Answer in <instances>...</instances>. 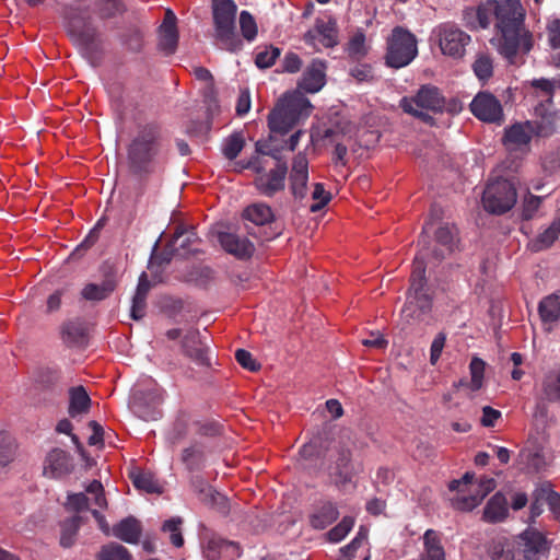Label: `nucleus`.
I'll use <instances>...</instances> for the list:
<instances>
[{
  "instance_id": "a19ab883",
  "label": "nucleus",
  "mask_w": 560,
  "mask_h": 560,
  "mask_svg": "<svg viewBox=\"0 0 560 560\" xmlns=\"http://www.w3.org/2000/svg\"><path fill=\"white\" fill-rule=\"evenodd\" d=\"M126 7L121 0H96L95 12L102 20L113 19L121 15Z\"/></svg>"
},
{
  "instance_id": "dca6fc26",
  "label": "nucleus",
  "mask_w": 560,
  "mask_h": 560,
  "mask_svg": "<svg viewBox=\"0 0 560 560\" xmlns=\"http://www.w3.org/2000/svg\"><path fill=\"white\" fill-rule=\"evenodd\" d=\"M199 237L194 229L178 228L166 247L164 262H168L173 255L186 257L190 254L198 253L197 245Z\"/></svg>"
},
{
  "instance_id": "f8f14e48",
  "label": "nucleus",
  "mask_w": 560,
  "mask_h": 560,
  "mask_svg": "<svg viewBox=\"0 0 560 560\" xmlns=\"http://www.w3.org/2000/svg\"><path fill=\"white\" fill-rule=\"evenodd\" d=\"M351 122L343 116L335 113L318 119L310 131V140H326L349 136Z\"/></svg>"
},
{
  "instance_id": "e2e57ef3",
  "label": "nucleus",
  "mask_w": 560,
  "mask_h": 560,
  "mask_svg": "<svg viewBox=\"0 0 560 560\" xmlns=\"http://www.w3.org/2000/svg\"><path fill=\"white\" fill-rule=\"evenodd\" d=\"M542 201L541 197L529 195L524 199L522 218L525 220H530Z\"/></svg>"
},
{
  "instance_id": "aec40b11",
  "label": "nucleus",
  "mask_w": 560,
  "mask_h": 560,
  "mask_svg": "<svg viewBox=\"0 0 560 560\" xmlns=\"http://www.w3.org/2000/svg\"><path fill=\"white\" fill-rule=\"evenodd\" d=\"M73 469L71 456L60 448L50 451L44 462L43 474L48 478H61Z\"/></svg>"
},
{
  "instance_id": "f3484780",
  "label": "nucleus",
  "mask_w": 560,
  "mask_h": 560,
  "mask_svg": "<svg viewBox=\"0 0 560 560\" xmlns=\"http://www.w3.org/2000/svg\"><path fill=\"white\" fill-rule=\"evenodd\" d=\"M307 183L308 161L304 154L299 153L289 173V188L295 200L303 201L307 197Z\"/></svg>"
},
{
  "instance_id": "6e6552de",
  "label": "nucleus",
  "mask_w": 560,
  "mask_h": 560,
  "mask_svg": "<svg viewBox=\"0 0 560 560\" xmlns=\"http://www.w3.org/2000/svg\"><path fill=\"white\" fill-rule=\"evenodd\" d=\"M112 109L115 114L117 125L121 129L131 130L132 126L138 129L139 138L136 140H156L161 136V128L155 121L142 124L140 112L136 109L131 101L124 94L112 97Z\"/></svg>"
},
{
  "instance_id": "412c9836",
  "label": "nucleus",
  "mask_w": 560,
  "mask_h": 560,
  "mask_svg": "<svg viewBox=\"0 0 560 560\" xmlns=\"http://www.w3.org/2000/svg\"><path fill=\"white\" fill-rule=\"evenodd\" d=\"M497 482L493 478L483 477L479 480L475 493L470 495L457 494L452 504L455 509L460 511H471L478 506L487 494L495 489Z\"/></svg>"
},
{
  "instance_id": "c9c22d12",
  "label": "nucleus",
  "mask_w": 560,
  "mask_h": 560,
  "mask_svg": "<svg viewBox=\"0 0 560 560\" xmlns=\"http://www.w3.org/2000/svg\"><path fill=\"white\" fill-rule=\"evenodd\" d=\"M116 288L113 278H106L102 283H88L81 291L83 299L88 301H102L106 299Z\"/></svg>"
},
{
  "instance_id": "052dcab7",
  "label": "nucleus",
  "mask_w": 560,
  "mask_h": 560,
  "mask_svg": "<svg viewBox=\"0 0 560 560\" xmlns=\"http://www.w3.org/2000/svg\"><path fill=\"white\" fill-rule=\"evenodd\" d=\"M91 498H89L85 493H72L67 498L66 506L70 511L81 512L89 509Z\"/></svg>"
},
{
  "instance_id": "c03bdc74",
  "label": "nucleus",
  "mask_w": 560,
  "mask_h": 560,
  "mask_svg": "<svg viewBox=\"0 0 560 560\" xmlns=\"http://www.w3.org/2000/svg\"><path fill=\"white\" fill-rule=\"evenodd\" d=\"M209 548L215 550L219 557L226 560H235L241 555L237 544L224 539H212L209 542Z\"/></svg>"
},
{
  "instance_id": "a878e982",
  "label": "nucleus",
  "mask_w": 560,
  "mask_h": 560,
  "mask_svg": "<svg viewBox=\"0 0 560 560\" xmlns=\"http://www.w3.org/2000/svg\"><path fill=\"white\" fill-rule=\"evenodd\" d=\"M219 242L224 250L237 258H248L255 250L254 245L247 238L234 233H220Z\"/></svg>"
},
{
  "instance_id": "39448f33",
  "label": "nucleus",
  "mask_w": 560,
  "mask_h": 560,
  "mask_svg": "<svg viewBox=\"0 0 560 560\" xmlns=\"http://www.w3.org/2000/svg\"><path fill=\"white\" fill-rule=\"evenodd\" d=\"M68 33L81 54L93 65H97L104 54V39L90 16L81 11H72L68 16Z\"/></svg>"
},
{
  "instance_id": "5701e85b",
  "label": "nucleus",
  "mask_w": 560,
  "mask_h": 560,
  "mask_svg": "<svg viewBox=\"0 0 560 560\" xmlns=\"http://www.w3.org/2000/svg\"><path fill=\"white\" fill-rule=\"evenodd\" d=\"M537 118L529 120L532 136L537 138H549L557 130V114L548 110L545 104H540L535 108Z\"/></svg>"
},
{
  "instance_id": "4d7b16f0",
  "label": "nucleus",
  "mask_w": 560,
  "mask_h": 560,
  "mask_svg": "<svg viewBox=\"0 0 560 560\" xmlns=\"http://www.w3.org/2000/svg\"><path fill=\"white\" fill-rule=\"evenodd\" d=\"M530 86L535 89L536 91H539L541 96H546V102L551 105L552 98L556 92L555 89V82L553 79H546V78H539V79H533L530 81Z\"/></svg>"
},
{
  "instance_id": "b1692460",
  "label": "nucleus",
  "mask_w": 560,
  "mask_h": 560,
  "mask_svg": "<svg viewBox=\"0 0 560 560\" xmlns=\"http://www.w3.org/2000/svg\"><path fill=\"white\" fill-rule=\"evenodd\" d=\"M183 353L197 364L208 363L207 347L201 340L199 330L189 329L182 340Z\"/></svg>"
},
{
  "instance_id": "603ef678",
  "label": "nucleus",
  "mask_w": 560,
  "mask_h": 560,
  "mask_svg": "<svg viewBox=\"0 0 560 560\" xmlns=\"http://www.w3.org/2000/svg\"><path fill=\"white\" fill-rule=\"evenodd\" d=\"M357 143L353 142L351 150L343 142H336L332 151V162L336 166H346L349 158L357 153Z\"/></svg>"
},
{
  "instance_id": "6e6d98bb",
  "label": "nucleus",
  "mask_w": 560,
  "mask_h": 560,
  "mask_svg": "<svg viewBox=\"0 0 560 560\" xmlns=\"http://www.w3.org/2000/svg\"><path fill=\"white\" fill-rule=\"evenodd\" d=\"M354 520L351 516H345L341 522L328 532V539L331 542L341 541L352 529Z\"/></svg>"
},
{
  "instance_id": "e433bc0d",
  "label": "nucleus",
  "mask_w": 560,
  "mask_h": 560,
  "mask_svg": "<svg viewBox=\"0 0 560 560\" xmlns=\"http://www.w3.org/2000/svg\"><path fill=\"white\" fill-rule=\"evenodd\" d=\"M339 516L337 506L331 502L320 505L311 516V525L316 529H324Z\"/></svg>"
},
{
  "instance_id": "338daca9",
  "label": "nucleus",
  "mask_w": 560,
  "mask_h": 560,
  "mask_svg": "<svg viewBox=\"0 0 560 560\" xmlns=\"http://www.w3.org/2000/svg\"><path fill=\"white\" fill-rule=\"evenodd\" d=\"M489 556L492 560H513L512 551L501 542H493L489 549Z\"/></svg>"
},
{
  "instance_id": "680f3d73",
  "label": "nucleus",
  "mask_w": 560,
  "mask_h": 560,
  "mask_svg": "<svg viewBox=\"0 0 560 560\" xmlns=\"http://www.w3.org/2000/svg\"><path fill=\"white\" fill-rule=\"evenodd\" d=\"M147 308V296L139 295L137 293L133 294L132 304L130 307V317L133 320H140L145 315Z\"/></svg>"
},
{
  "instance_id": "5fc2aeb1",
  "label": "nucleus",
  "mask_w": 560,
  "mask_h": 560,
  "mask_svg": "<svg viewBox=\"0 0 560 560\" xmlns=\"http://www.w3.org/2000/svg\"><path fill=\"white\" fill-rule=\"evenodd\" d=\"M312 199L314 202L310 206V210L312 212H317L330 201L331 195L326 191L323 184L316 183L314 184V189L312 191Z\"/></svg>"
},
{
  "instance_id": "72a5a7b5",
  "label": "nucleus",
  "mask_w": 560,
  "mask_h": 560,
  "mask_svg": "<svg viewBox=\"0 0 560 560\" xmlns=\"http://www.w3.org/2000/svg\"><path fill=\"white\" fill-rule=\"evenodd\" d=\"M506 514V499L498 492L487 502L483 510V520L489 523H499L505 518Z\"/></svg>"
},
{
  "instance_id": "774afa93",
  "label": "nucleus",
  "mask_w": 560,
  "mask_h": 560,
  "mask_svg": "<svg viewBox=\"0 0 560 560\" xmlns=\"http://www.w3.org/2000/svg\"><path fill=\"white\" fill-rule=\"evenodd\" d=\"M548 42L551 48L560 49V19L552 20L547 27Z\"/></svg>"
},
{
  "instance_id": "473e14b6",
  "label": "nucleus",
  "mask_w": 560,
  "mask_h": 560,
  "mask_svg": "<svg viewBox=\"0 0 560 560\" xmlns=\"http://www.w3.org/2000/svg\"><path fill=\"white\" fill-rule=\"evenodd\" d=\"M336 451L338 453V458L336 463V467L331 471V475L337 476L338 482H347L351 479L353 469L350 464V451L345 447H339V443L331 439L330 451Z\"/></svg>"
},
{
  "instance_id": "f03ea898",
  "label": "nucleus",
  "mask_w": 560,
  "mask_h": 560,
  "mask_svg": "<svg viewBox=\"0 0 560 560\" xmlns=\"http://www.w3.org/2000/svg\"><path fill=\"white\" fill-rule=\"evenodd\" d=\"M326 83V62L314 59L304 70L294 91L285 92L268 115L270 133L285 136L293 132L288 140H299L304 131L301 126L311 116L314 106L304 95L319 92Z\"/></svg>"
},
{
  "instance_id": "0eeeda50",
  "label": "nucleus",
  "mask_w": 560,
  "mask_h": 560,
  "mask_svg": "<svg viewBox=\"0 0 560 560\" xmlns=\"http://www.w3.org/2000/svg\"><path fill=\"white\" fill-rule=\"evenodd\" d=\"M417 56L418 40L416 35L404 26H395L386 39V66L400 69L410 65Z\"/></svg>"
},
{
  "instance_id": "13d9d810",
  "label": "nucleus",
  "mask_w": 560,
  "mask_h": 560,
  "mask_svg": "<svg viewBox=\"0 0 560 560\" xmlns=\"http://www.w3.org/2000/svg\"><path fill=\"white\" fill-rule=\"evenodd\" d=\"M469 369L471 374L470 388L472 390H478L482 386L485 362L479 358H474L470 362Z\"/></svg>"
},
{
  "instance_id": "c756f323",
  "label": "nucleus",
  "mask_w": 560,
  "mask_h": 560,
  "mask_svg": "<svg viewBox=\"0 0 560 560\" xmlns=\"http://www.w3.org/2000/svg\"><path fill=\"white\" fill-rule=\"evenodd\" d=\"M91 398L83 386H74L69 389L68 413L71 418H77L89 412Z\"/></svg>"
},
{
  "instance_id": "79ce46f5",
  "label": "nucleus",
  "mask_w": 560,
  "mask_h": 560,
  "mask_svg": "<svg viewBox=\"0 0 560 560\" xmlns=\"http://www.w3.org/2000/svg\"><path fill=\"white\" fill-rule=\"evenodd\" d=\"M81 525V517L74 515L61 523L60 545L63 548L73 546L78 530Z\"/></svg>"
},
{
  "instance_id": "69168bd1",
  "label": "nucleus",
  "mask_w": 560,
  "mask_h": 560,
  "mask_svg": "<svg viewBox=\"0 0 560 560\" xmlns=\"http://www.w3.org/2000/svg\"><path fill=\"white\" fill-rule=\"evenodd\" d=\"M349 55H363L365 52V35L361 32L354 34L347 48Z\"/></svg>"
},
{
  "instance_id": "393cba45",
  "label": "nucleus",
  "mask_w": 560,
  "mask_h": 560,
  "mask_svg": "<svg viewBox=\"0 0 560 560\" xmlns=\"http://www.w3.org/2000/svg\"><path fill=\"white\" fill-rule=\"evenodd\" d=\"M331 439L328 432L324 431L313 436L304 444L299 452L300 460L312 462L324 456L330 451Z\"/></svg>"
},
{
  "instance_id": "9b49d317",
  "label": "nucleus",
  "mask_w": 560,
  "mask_h": 560,
  "mask_svg": "<svg viewBox=\"0 0 560 560\" xmlns=\"http://www.w3.org/2000/svg\"><path fill=\"white\" fill-rule=\"evenodd\" d=\"M432 36L438 43L441 52L453 59H462L466 54V47L471 43V37L454 23H441Z\"/></svg>"
},
{
  "instance_id": "6ab92c4d",
  "label": "nucleus",
  "mask_w": 560,
  "mask_h": 560,
  "mask_svg": "<svg viewBox=\"0 0 560 560\" xmlns=\"http://www.w3.org/2000/svg\"><path fill=\"white\" fill-rule=\"evenodd\" d=\"M154 155L153 142H130L128 145V162L135 173L149 172Z\"/></svg>"
},
{
  "instance_id": "cd10ccee",
  "label": "nucleus",
  "mask_w": 560,
  "mask_h": 560,
  "mask_svg": "<svg viewBox=\"0 0 560 560\" xmlns=\"http://www.w3.org/2000/svg\"><path fill=\"white\" fill-rule=\"evenodd\" d=\"M456 229L448 225L440 226L435 233V240L440 248H434L432 257L440 261L446 255L451 254L456 245Z\"/></svg>"
},
{
  "instance_id": "7c9ffc66",
  "label": "nucleus",
  "mask_w": 560,
  "mask_h": 560,
  "mask_svg": "<svg viewBox=\"0 0 560 560\" xmlns=\"http://www.w3.org/2000/svg\"><path fill=\"white\" fill-rule=\"evenodd\" d=\"M180 460L189 471L201 470L206 465V446L199 442L191 443L183 450Z\"/></svg>"
},
{
  "instance_id": "7ed1b4c3",
  "label": "nucleus",
  "mask_w": 560,
  "mask_h": 560,
  "mask_svg": "<svg viewBox=\"0 0 560 560\" xmlns=\"http://www.w3.org/2000/svg\"><path fill=\"white\" fill-rule=\"evenodd\" d=\"M255 155L247 161L235 163V168L242 171L249 168L258 175L255 178L256 189L266 197H272L285 187L288 165L282 154L284 147L276 145V142H255ZM298 142H289L285 150L293 152Z\"/></svg>"
},
{
  "instance_id": "864d4df0",
  "label": "nucleus",
  "mask_w": 560,
  "mask_h": 560,
  "mask_svg": "<svg viewBox=\"0 0 560 560\" xmlns=\"http://www.w3.org/2000/svg\"><path fill=\"white\" fill-rule=\"evenodd\" d=\"M183 521L180 517H173L167 520L163 526L162 530L171 534L170 540L175 547H182L184 544V538L180 533V525Z\"/></svg>"
},
{
  "instance_id": "ddd939ff",
  "label": "nucleus",
  "mask_w": 560,
  "mask_h": 560,
  "mask_svg": "<svg viewBox=\"0 0 560 560\" xmlns=\"http://www.w3.org/2000/svg\"><path fill=\"white\" fill-rule=\"evenodd\" d=\"M471 114L483 122L499 124L503 120L501 102L490 92H478L469 104Z\"/></svg>"
},
{
  "instance_id": "4be33fe9",
  "label": "nucleus",
  "mask_w": 560,
  "mask_h": 560,
  "mask_svg": "<svg viewBox=\"0 0 560 560\" xmlns=\"http://www.w3.org/2000/svg\"><path fill=\"white\" fill-rule=\"evenodd\" d=\"M159 47L166 55L176 50L178 43L177 18L171 9H166L163 22L159 28Z\"/></svg>"
},
{
  "instance_id": "1a4fd4ad",
  "label": "nucleus",
  "mask_w": 560,
  "mask_h": 560,
  "mask_svg": "<svg viewBox=\"0 0 560 560\" xmlns=\"http://www.w3.org/2000/svg\"><path fill=\"white\" fill-rule=\"evenodd\" d=\"M445 105V98L440 90L433 85H423L415 97H404L400 107L425 124H432L433 117L429 112L441 113Z\"/></svg>"
},
{
  "instance_id": "09e8293b",
  "label": "nucleus",
  "mask_w": 560,
  "mask_h": 560,
  "mask_svg": "<svg viewBox=\"0 0 560 560\" xmlns=\"http://www.w3.org/2000/svg\"><path fill=\"white\" fill-rule=\"evenodd\" d=\"M98 560H131V556L124 546L110 542L101 549Z\"/></svg>"
},
{
  "instance_id": "bb28decb",
  "label": "nucleus",
  "mask_w": 560,
  "mask_h": 560,
  "mask_svg": "<svg viewBox=\"0 0 560 560\" xmlns=\"http://www.w3.org/2000/svg\"><path fill=\"white\" fill-rule=\"evenodd\" d=\"M423 550L420 560H446L441 534L434 529H427L422 537Z\"/></svg>"
},
{
  "instance_id": "4c0bfd02",
  "label": "nucleus",
  "mask_w": 560,
  "mask_h": 560,
  "mask_svg": "<svg viewBox=\"0 0 560 560\" xmlns=\"http://www.w3.org/2000/svg\"><path fill=\"white\" fill-rule=\"evenodd\" d=\"M541 393L548 401H560V366L545 374L541 381Z\"/></svg>"
},
{
  "instance_id": "a18cd8bd",
  "label": "nucleus",
  "mask_w": 560,
  "mask_h": 560,
  "mask_svg": "<svg viewBox=\"0 0 560 560\" xmlns=\"http://www.w3.org/2000/svg\"><path fill=\"white\" fill-rule=\"evenodd\" d=\"M132 482L137 489L148 493H161L162 487L150 472H138L132 475Z\"/></svg>"
},
{
  "instance_id": "58836bf2",
  "label": "nucleus",
  "mask_w": 560,
  "mask_h": 560,
  "mask_svg": "<svg viewBox=\"0 0 560 560\" xmlns=\"http://www.w3.org/2000/svg\"><path fill=\"white\" fill-rule=\"evenodd\" d=\"M559 236L560 217L553 220L548 229L538 234L537 237L530 242V248L535 252L547 249L556 242V240H558Z\"/></svg>"
},
{
  "instance_id": "423d86ee",
  "label": "nucleus",
  "mask_w": 560,
  "mask_h": 560,
  "mask_svg": "<svg viewBox=\"0 0 560 560\" xmlns=\"http://www.w3.org/2000/svg\"><path fill=\"white\" fill-rule=\"evenodd\" d=\"M236 11L237 7L233 0H213L215 38L222 48L231 52L238 51L243 47V40L235 27Z\"/></svg>"
},
{
  "instance_id": "2f4dec72",
  "label": "nucleus",
  "mask_w": 560,
  "mask_h": 560,
  "mask_svg": "<svg viewBox=\"0 0 560 560\" xmlns=\"http://www.w3.org/2000/svg\"><path fill=\"white\" fill-rule=\"evenodd\" d=\"M192 74L197 80L206 83L203 96L206 102L209 100V106L207 110L213 115L215 112H218L219 105L217 101V91L212 73L205 67H195L192 69Z\"/></svg>"
},
{
  "instance_id": "f257e3e1",
  "label": "nucleus",
  "mask_w": 560,
  "mask_h": 560,
  "mask_svg": "<svg viewBox=\"0 0 560 560\" xmlns=\"http://www.w3.org/2000/svg\"><path fill=\"white\" fill-rule=\"evenodd\" d=\"M526 15L522 0H486L466 8L463 20L471 30H488L492 25L498 52L510 65H521L535 45Z\"/></svg>"
},
{
  "instance_id": "9d476101",
  "label": "nucleus",
  "mask_w": 560,
  "mask_h": 560,
  "mask_svg": "<svg viewBox=\"0 0 560 560\" xmlns=\"http://www.w3.org/2000/svg\"><path fill=\"white\" fill-rule=\"evenodd\" d=\"M517 200L514 185L508 179L497 178L491 180L482 194V206L492 214H503L510 211Z\"/></svg>"
},
{
  "instance_id": "a211bd4d",
  "label": "nucleus",
  "mask_w": 560,
  "mask_h": 560,
  "mask_svg": "<svg viewBox=\"0 0 560 560\" xmlns=\"http://www.w3.org/2000/svg\"><path fill=\"white\" fill-rule=\"evenodd\" d=\"M192 491L198 497V500L220 513H228L229 504L228 499L222 493L218 492L211 485H209L202 477L194 476L190 479Z\"/></svg>"
},
{
  "instance_id": "4468645a",
  "label": "nucleus",
  "mask_w": 560,
  "mask_h": 560,
  "mask_svg": "<svg viewBox=\"0 0 560 560\" xmlns=\"http://www.w3.org/2000/svg\"><path fill=\"white\" fill-rule=\"evenodd\" d=\"M304 42L319 49L317 45L332 48L338 45V26L332 16L317 18L314 27L304 34Z\"/></svg>"
},
{
  "instance_id": "c85d7f7f",
  "label": "nucleus",
  "mask_w": 560,
  "mask_h": 560,
  "mask_svg": "<svg viewBox=\"0 0 560 560\" xmlns=\"http://www.w3.org/2000/svg\"><path fill=\"white\" fill-rule=\"evenodd\" d=\"M112 534L127 544H137L141 536V525L137 518L128 516L112 528Z\"/></svg>"
},
{
  "instance_id": "2eb2a0df",
  "label": "nucleus",
  "mask_w": 560,
  "mask_h": 560,
  "mask_svg": "<svg viewBox=\"0 0 560 560\" xmlns=\"http://www.w3.org/2000/svg\"><path fill=\"white\" fill-rule=\"evenodd\" d=\"M517 560H546L549 550L545 536L534 529H526L520 536Z\"/></svg>"
},
{
  "instance_id": "ea45409f",
  "label": "nucleus",
  "mask_w": 560,
  "mask_h": 560,
  "mask_svg": "<svg viewBox=\"0 0 560 560\" xmlns=\"http://www.w3.org/2000/svg\"><path fill=\"white\" fill-rule=\"evenodd\" d=\"M243 217L255 225H265L272 221L273 213L269 206L265 203H254L244 210Z\"/></svg>"
},
{
  "instance_id": "0e129e2a",
  "label": "nucleus",
  "mask_w": 560,
  "mask_h": 560,
  "mask_svg": "<svg viewBox=\"0 0 560 560\" xmlns=\"http://www.w3.org/2000/svg\"><path fill=\"white\" fill-rule=\"evenodd\" d=\"M302 59L300 56L295 52H287L283 60H282V71L288 73H296L302 68Z\"/></svg>"
},
{
  "instance_id": "bf43d9fd",
  "label": "nucleus",
  "mask_w": 560,
  "mask_h": 560,
  "mask_svg": "<svg viewBox=\"0 0 560 560\" xmlns=\"http://www.w3.org/2000/svg\"><path fill=\"white\" fill-rule=\"evenodd\" d=\"M86 493L92 495V502L93 504H95L96 506L101 508V509H106L107 508V501H106V498L104 495V488H103V485L101 483V481L98 480H93L88 487H86Z\"/></svg>"
},
{
  "instance_id": "8fccbe9b",
  "label": "nucleus",
  "mask_w": 560,
  "mask_h": 560,
  "mask_svg": "<svg viewBox=\"0 0 560 560\" xmlns=\"http://www.w3.org/2000/svg\"><path fill=\"white\" fill-rule=\"evenodd\" d=\"M530 126L529 120L515 122L505 129L502 140H532Z\"/></svg>"
},
{
  "instance_id": "f704fd0d",
  "label": "nucleus",
  "mask_w": 560,
  "mask_h": 560,
  "mask_svg": "<svg viewBox=\"0 0 560 560\" xmlns=\"http://www.w3.org/2000/svg\"><path fill=\"white\" fill-rule=\"evenodd\" d=\"M538 313L544 324H553L560 318V295L552 293L545 296L538 305Z\"/></svg>"
},
{
  "instance_id": "3c124183",
  "label": "nucleus",
  "mask_w": 560,
  "mask_h": 560,
  "mask_svg": "<svg viewBox=\"0 0 560 560\" xmlns=\"http://www.w3.org/2000/svg\"><path fill=\"white\" fill-rule=\"evenodd\" d=\"M240 27L243 37L252 42L257 36V24L254 16L248 11H242L240 13Z\"/></svg>"
},
{
  "instance_id": "37998d69",
  "label": "nucleus",
  "mask_w": 560,
  "mask_h": 560,
  "mask_svg": "<svg viewBox=\"0 0 560 560\" xmlns=\"http://www.w3.org/2000/svg\"><path fill=\"white\" fill-rule=\"evenodd\" d=\"M472 71L479 81L487 82L493 75V60L488 54H479L472 63Z\"/></svg>"
},
{
  "instance_id": "de8ad7c7",
  "label": "nucleus",
  "mask_w": 560,
  "mask_h": 560,
  "mask_svg": "<svg viewBox=\"0 0 560 560\" xmlns=\"http://www.w3.org/2000/svg\"><path fill=\"white\" fill-rule=\"evenodd\" d=\"M281 49L273 46H265L261 50L257 51L255 56V65L259 69H267L275 65L276 60L280 57Z\"/></svg>"
},
{
  "instance_id": "49530a36",
  "label": "nucleus",
  "mask_w": 560,
  "mask_h": 560,
  "mask_svg": "<svg viewBox=\"0 0 560 560\" xmlns=\"http://www.w3.org/2000/svg\"><path fill=\"white\" fill-rule=\"evenodd\" d=\"M537 499L542 500L556 517H560V494L555 492L550 485H541L537 488Z\"/></svg>"
},
{
  "instance_id": "20e7f679",
  "label": "nucleus",
  "mask_w": 560,
  "mask_h": 560,
  "mask_svg": "<svg viewBox=\"0 0 560 560\" xmlns=\"http://www.w3.org/2000/svg\"><path fill=\"white\" fill-rule=\"evenodd\" d=\"M419 244H422L423 247L415 257L410 288L400 313L401 323L405 326L431 324L432 295L425 281L424 258L428 256L427 248H424L425 240L421 238Z\"/></svg>"
}]
</instances>
